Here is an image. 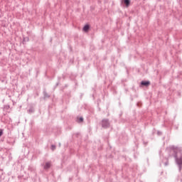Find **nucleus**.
Returning <instances> with one entry per match:
<instances>
[{
	"label": "nucleus",
	"mask_w": 182,
	"mask_h": 182,
	"mask_svg": "<svg viewBox=\"0 0 182 182\" xmlns=\"http://www.w3.org/2000/svg\"><path fill=\"white\" fill-rule=\"evenodd\" d=\"M28 171H31V173H35V167L32 166H29L28 168Z\"/></svg>",
	"instance_id": "nucleus-8"
},
{
	"label": "nucleus",
	"mask_w": 182,
	"mask_h": 182,
	"mask_svg": "<svg viewBox=\"0 0 182 182\" xmlns=\"http://www.w3.org/2000/svg\"><path fill=\"white\" fill-rule=\"evenodd\" d=\"M43 94L44 96V99H49V97H50V95L48 94V92H46V90H43Z\"/></svg>",
	"instance_id": "nucleus-6"
},
{
	"label": "nucleus",
	"mask_w": 182,
	"mask_h": 182,
	"mask_svg": "<svg viewBox=\"0 0 182 182\" xmlns=\"http://www.w3.org/2000/svg\"><path fill=\"white\" fill-rule=\"evenodd\" d=\"M102 127H103V129H109V127H110L109 119H104L102 120Z\"/></svg>",
	"instance_id": "nucleus-2"
},
{
	"label": "nucleus",
	"mask_w": 182,
	"mask_h": 182,
	"mask_svg": "<svg viewBox=\"0 0 182 182\" xmlns=\"http://www.w3.org/2000/svg\"><path fill=\"white\" fill-rule=\"evenodd\" d=\"M171 149H173L172 151L173 153V157L175 159L176 164H177L178 167L179 171H181L182 169V156L181 153H176V150L174 149V146H172Z\"/></svg>",
	"instance_id": "nucleus-1"
},
{
	"label": "nucleus",
	"mask_w": 182,
	"mask_h": 182,
	"mask_svg": "<svg viewBox=\"0 0 182 182\" xmlns=\"http://www.w3.org/2000/svg\"><path fill=\"white\" fill-rule=\"evenodd\" d=\"M27 112L29 114H31V113H35V109L33 108H30Z\"/></svg>",
	"instance_id": "nucleus-10"
},
{
	"label": "nucleus",
	"mask_w": 182,
	"mask_h": 182,
	"mask_svg": "<svg viewBox=\"0 0 182 182\" xmlns=\"http://www.w3.org/2000/svg\"><path fill=\"white\" fill-rule=\"evenodd\" d=\"M4 134V129H0V137Z\"/></svg>",
	"instance_id": "nucleus-14"
},
{
	"label": "nucleus",
	"mask_w": 182,
	"mask_h": 182,
	"mask_svg": "<svg viewBox=\"0 0 182 182\" xmlns=\"http://www.w3.org/2000/svg\"><path fill=\"white\" fill-rule=\"evenodd\" d=\"M150 85H151L150 81L142 80L140 82V87H149V86H150Z\"/></svg>",
	"instance_id": "nucleus-4"
},
{
	"label": "nucleus",
	"mask_w": 182,
	"mask_h": 182,
	"mask_svg": "<svg viewBox=\"0 0 182 182\" xmlns=\"http://www.w3.org/2000/svg\"><path fill=\"white\" fill-rule=\"evenodd\" d=\"M89 29H90V26L89 24H86L84 26L82 31H84V32H89Z\"/></svg>",
	"instance_id": "nucleus-5"
},
{
	"label": "nucleus",
	"mask_w": 182,
	"mask_h": 182,
	"mask_svg": "<svg viewBox=\"0 0 182 182\" xmlns=\"http://www.w3.org/2000/svg\"><path fill=\"white\" fill-rule=\"evenodd\" d=\"M48 168H50V162H46V165L44 166L45 170H48Z\"/></svg>",
	"instance_id": "nucleus-7"
},
{
	"label": "nucleus",
	"mask_w": 182,
	"mask_h": 182,
	"mask_svg": "<svg viewBox=\"0 0 182 182\" xmlns=\"http://www.w3.org/2000/svg\"><path fill=\"white\" fill-rule=\"evenodd\" d=\"M132 4V0H121V5L125 8H129Z\"/></svg>",
	"instance_id": "nucleus-3"
},
{
	"label": "nucleus",
	"mask_w": 182,
	"mask_h": 182,
	"mask_svg": "<svg viewBox=\"0 0 182 182\" xmlns=\"http://www.w3.org/2000/svg\"><path fill=\"white\" fill-rule=\"evenodd\" d=\"M157 134H158V136H161V132L158 131V132H157Z\"/></svg>",
	"instance_id": "nucleus-15"
},
{
	"label": "nucleus",
	"mask_w": 182,
	"mask_h": 182,
	"mask_svg": "<svg viewBox=\"0 0 182 182\" xmlns=\"http://www.w3.org/2000/svg\"><path fill=\"white\" fill-rule=\"evenodd\" d=\"M79 133L75 134L76 136L77 137L79 136Z\"/></svg>",
	"instance_id": "nucleus-17"
},
{
	"label": "nucleus",
	"mask_w": 182,
	"mask_h": 182,
	"mask_svg": "<svg viewBox=\"0 0 182 182\" xmlns=\"http://www.w3.org/2000/svg\"><path fill=\"white\" fill-rule=\"evenodd\" d=\"M23 42H29V37L23 38Z\"/></svg>",
	"instance_id": "nucleus-13"
},
{
	"label": "nucleus",
	"mask_w": 182,
	"mask_h": 182,
	"mask_svg": "<svg viewBox=\"0 0 182 182\" xmlns=\"http://www.w3.org/2000/svg\"><path fill=\"white\" fill-rule=\"evenodd\" d=\"M137 106H140V103H137Z\"/></svg>",
	"instance_id": "nucleus-18"
},
{
	"label": "nucleus",
	"mask_w": 182,
	"mask_h": 182,
	"mask_svg": "<svg viewBox=\"0 0 182 182\" xmlns=\"http://www.w3.org/2000/svg\"><path fill=\"white\" fill-rule=\"evenodd\" d=\"M57 86H59V82H57L55 85V87H57Z\"/></svg>",
	"instance_id": "nucleus-16"
},
{
	"label": "nucleus",
	"mask_w": 182,
	"mask_h": 182,
	"mask_svg": "<svg viewBox=\"0 0 182 182\" xmlns=\"http://www.w3.org/2000/svg\"><path fill=\"white\" fill-rule=\"evenodd\" d=\"M83 117H80L79 119H77V123H83Z\"/></svg>",
	"instance_id": "nucleus-11"
},
{
	"label": "nucleus",
	"mask_w": 182,
	"mask_h": 182,
	"mask_svg": "<svg viewBox=\"0 0 182 182\" xmlns=\"http://www.w3.org/2000/svg\"><path fill=\"white\" fill-rule=\"evenodd\" d=\"M163 163H164V164L165 166H168V158H165V159L163 160Z\"/></svg>",
	"instance_id": "nucleus-9"
},
{
	"label": "nucleus",
	"mask_w": 182,
	"mask_h": 182,
	"mask_svg": "<svg viewBox=\"0 0 182 182\" xmlns=\"http://www.w3.org/2000/svg\"><path fill=\"white\" fill-rule=\"evenodd\" d=\"M51 150L53 151H55V150H56V146L55 145H51Z\"/></svg>",
	"instance_id": "nucleus-12"
}]
</instances>
